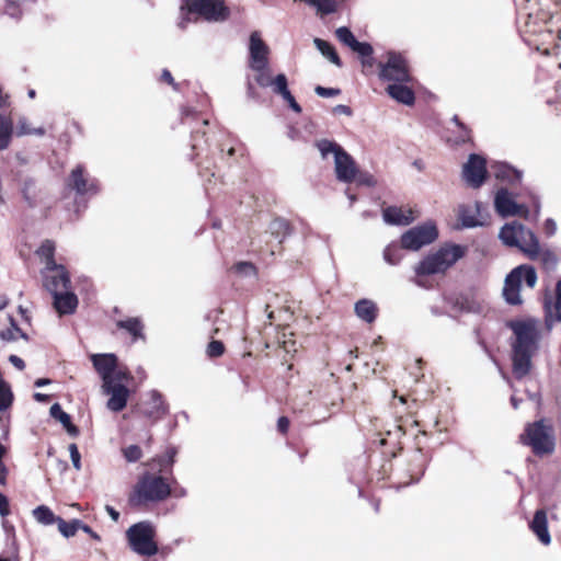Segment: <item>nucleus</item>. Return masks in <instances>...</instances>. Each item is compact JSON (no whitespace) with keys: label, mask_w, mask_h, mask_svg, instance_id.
Returning a JSON list of instances; mask_svg holds the SVG:
<instances>
[{"label":"nucleus","mask_w":561,"mask_h":561,"mask_svg":"<svg viewBox=\"0 0 561 561\" xmlns=\"http://www.w3.org/2000/svg\"><path fill=\"white\" fill-rule=\"evenodd\" d=\"M225 347L220 341H211L207 346V355L209 357H219L224 354Z\"/></svg>","instance_id":"46"},{"label":"nucleus","mask_w":561,"mask_h":561,"mask_svg":"<svg viewBox=\"0 0 561 561\" xmlns=\"http://www.w3.org/2000/svg\"><path fill=\"white\" fill-rule=\"evenodd\" d=\"M123 455L128 462H135L142 456V451L139 446L130 445L123 449Z\"/></svg>","instance_id":"42"},{"label":"nucleus","mask_w":561,"mask_h":561,"mask_svg":"<svg viewBox=\"0 0 561 561\" xmlns=\"http://www.w3.org/2000/svg\"><path fill=\"white\" fill-rule=\"evenodd\" d=\"M9 360H10V363H11L14 367H16V368H18V369H20V370L24 369V367H25V364H24L23 359H22V358H20L19 356H16V355H11V356L9 357Z\"/></svg>","instance_id":"60"},{"label":"nucleus","mask_w":561,"mask_h":561,"mask_svg":"<svg viewBox=\"0 0 561 561\" xmlns=\"http://www.w3.org/2000/svg\"><path fill=\"white\" fill-rule=\"evenodd\" d=\"M187 10L190 13H196L206 21H225L229 11L222 0H184L181 11Z\"/></svg>","instance_id":"9"},{"label":"nucleus","mask_w":561,"mask_h":561,"mask_svg":"<svg viewBox=\"0 0 561 561\" xmlns=\"http://www.w3.org/2000/svg\"><path fill=\"white\" fill-rule=\"evenodd\" d=\"M499 237L505 245L518 248L531 260L537 259L540 253L538 238L519 222L513 221L504 225Z\"/></svg>","instance_id":"3"},{"label":"nucleus","mask_w":561,"mask_h":561,"mask_svg":"<svg viewBox=\"0 0 561 561\" xmlns=\"http://www.w3.org/2000/svg\"><path fill=\"white\" fill-rule=\"evenodd\" d=\"M458 215L462 226L467 228L482 226L488 220L486 209L481 203L459 206Z\"/></svg>","instance_id":"18"},{"label":"nucleus","mask_w":561,"mask_h":561,"mask_svg":"<svg viewBox=\"0 0 561 561\" xmlns=\"http://www.w3.org/2000/svg\"><path fill=\"white\" fill-rule=\"evenodd\" d=\"M171 493L169 483L159 476L145 473L135 485L134 493L129 501L135 506L145 505L150 502H161Z\"/></svg>","instance_id":"4"},{"label":"nucleus","mask_w":561,"mask_h":561,"mask_svg":"<svg viewBox=\"0 0 561 561\" xmlns=\"http://www.w3.org/2000/svg\"><path fill=\"white\" fill-rule=\"evenodd\" d=\"M283 99L288 103L289 107L295 111L296 113H300L301 112V107L300 105L296 102L295 98L293 96V94L290 93V91H288L284 96Z\"/></svg>","instance_id":"55"},{"label":"nucleus","mask_w":561,"mask_h":561,"mask_svg":"<svg viewBox=\"0 0 561 561\" xmlns=\"http://www.w3.org/2000/svg\"><path fill=\"white\" fill-rule=\"evenodd\" d=\"M64 427L66 428V431H67V433H68L69 435H71V436H73V437H76V436H78V435H79V430H78V427H77L76 425H73V424L71 423V420H70L68 423H66V424L64 425Z\"/></svg>","instance_id":"62"},{"label":"nucleus","mask_w":561,"mask_h":561,"mask_svg":"<svg viewBox=\"0 0 561 561\" xmlns=\"http://www.w3.org/2000/svg\"><path fill=\"white\" fill-rule=\"evenodd\" d=\"M486 174L485 160L478 154H470L467 163L462 168L465 181L472 187H480Z\"/></svg>","instance_id":"15"},{"label":"nucleus","mask_w":561,"mask_h":561,"mask_svg":"<svg viewBox=\"0 0 561 561\" xmlns=\"http://www.w3.org/2000/svg\"><path fill=\"white\" fill-rule=\"evenodd\" d=\"M556 318L561 321V279L557 284Z\"/></svg>","instance_id":"53"},{"label":"nucleus","mask_w":561,"mask_h":561,"mask_svg":"<svg viewBox=\"0 0 561 561\" xmlns=\"http://www.w3.org/2000/svg\"><path fill=\"white\" fill-rule=\"evenodd\" d=\"M167 412V407L162 400V396L152 390L148 393V401L144 409V414L150 419L158 420Z\"/></svg>","instance_id":"23"},{"label":"nucleus","mask_w":561,"mask_h":561,"mask_svg":"<svg viewBox=\"0 0 561 561\" xmlns=\"http://www.w3.org/2000/svg\"><path fill=\"white\" fill-rule=\"evenodd\" d=\"M117 327L126 330L128 333H130L133 335V337L135 340L144 337V335H142L144 325L138 318H129L126 320H121L117 322Z\"/></svg>","instance_id":"32"},{"label":"nucleus","mask_w":561,"mask_h":561,"mask_svg":"<svg viewBox=\"0 0 561 561\" xmlns=\"http://www.w3.org/2000/svg\"><path fill=\"white\" fill-rule=\"evenodd\" d=\"M175 450L173 448L168 449L163 457L158 459H152V463L157 462L159 466V471H162L165 467L171 466L174 462Z\"/></svg>","instance_id":"45"},{"label":"nucleus","mask_w":561,"mask_h":561,"mask_svg":"<svg viewBox=\"0 0 561 561\" xmlns=\"http://www.w3.org/2000/svg\"><path fill=\"white\" fill-rule=\"evenodd\" d=\"M91 360L103 383L111 381H126L130 378L126 369L119 368L114 354H93Z\"/></svg>","instance_id":"11"},{"label":"nucleus","mask_w":561,"mask_h":561,"mask_svg":"<svg viewBox=\"0 0 561 561\" xmlns=\"http://www.w3.org/2000/svg\"><path fill=\"white\" fill-rule=\"evenodd\" d=\"M70 459L76 470L81 469V456L76 444H70L69 447Z\"/></svg>","instance_id":"48"},{"label":"nucleus","mask_w":561,"mask_h":561,"mask_svg":"<svg viewBox=\"0 0 561 561\" xmlns=\"http://www.w3.org/2000/svg\"><path fill=\"white\" fill-rule=\"evenodd\" d=\"M402 247L391 243L383 250V260L390 265H397L402 260Z\"/></svg>","instance_id":"37"},{"label":"nucleus","mask_w":561,"mask_h":561,"mask_svg":"<svg viewBox=\"0 0 561 561\" xmlns=\"http://www.w3.org/2000/svg\"><path fill=\"white\" fill-rule=\"evenodd\" d=\"M38 255L45 262V268L51 270L59 266L54 260L55 244L50 240H45L37 251Z\"/></svg>","instance_id":"30"},{"label":"nucleus","mask_w":561,"mask_h":561,"mask_svg":"<svg viewBox=\"0 0 561 561\" xmlns=\"http://www.w3.org/2000/svg\"><path fill=\"white\" fill-rule=\"evenodd\" d=\"M283 99L288 103L289 107L295 111L296 113H300L301 112V107L300 105L296 102L295 98L293 96V94L290 93V91H288L284 96Z\"/></svg>","instance_id":"56"},{"label":"nucleus","mask_w":561,"mask_h":561,"mask_svg":"<svg viewBox=\"0 0 561 561\" xmlns=\"http://www.w3.org/2000/svg\"><path fill=\"white\" fill-rule=\"evenodd\" d=\"M514 333L512 342V368L516 378L527 376L533 368V357L539 350L541 324L535 319H525L510 322Z\"/></svg>","instance_id":"1"},{"label":"nucleus","mask_w":561,"mask_h":561,"mask_svg":"<svg viewBox=\"0 0 561 561\" xmlns=\"http://www.w3.org/2000/svg\"><path fill=\"white\" fill-rule=\"evenodd\" d=\"M317 147L323 158L333 154L334 170L339 181L351 183L355 180L357 174L355 161L341 146L323 139L318 141Z\"/></svg>","instance_id":"5"},{"label":"nucleus","mask_w":561,"mask_h":561,"mask_svg":"<svg viewBox=\"0 0 561 561\" xmlns=\"http://www.w3.org/2000/svg\"><path fill=\"white\" fill-rule=\"evenodd\" d=\"M58 529L66 538L72 537L80 529L81 522L73 519L71 522H65L62 518H57Z\"/></svg>","instance_id":"38"},{"label":"nucleus","mask_w":561,"mask_h":561,"mask_svg":"<svg viewBox=\"0 0 561 561\" xmlns=\"http://www.w3.org/2000/svg\"><path fill=\"white\" fill-rule=\"evenodd\" d=\"M54 297V307L59 314L72 313L78 305L77 296L69 289L58 293Z\"/></svg>","instance_id":"22"},{"label":"nucleus","mask_w":561,"mask_h":561,"mask_svg":"<svg viewBox=\"0 0 561 561\" xmlns=\"http://www.w3.org/2000/svg\"><path fill=\"white\" fill-rule=\"evenodd\" d=\"M494 208L501 217L520 216L528 218L529 216L528 207L524 204H518L506 188H501L496 192Z\"/></svg>","instance_id":"13"},{"label":"nucleus","mask_w":561,"mask_h":561,"mask_svg":"<svg viewBox=\"0 0 561 561\" xmlns=\"http://www.w3.org/2000/svg\"><path fill=\"white\" fill-rule=\"evenodd\" d=\"M461 309L468 312L482 314L486 312L488 304L484 301V299L479 297H465L461 301Z\"/></svg>","instance_id":"29"},{"label":"nucleus","mask_w":561,"mask_h":561,"mask_svg":"<svg viewBox=\"0 0 561 561\" xmlns=\"http://www.w3.org/2000/svg\"><path fill=\"white\" fill-rule=\"evenodd\" d=\"M387 93L397 102L402 103L404 105H412L414 103L415 96L411 88L405 85V83H390L387 89Z\"/></svg>","instance_id":"24"},{"label":"nucleus","mask_w":561,"mask_h":561,"mask_svg":"<svg viewBox=\"0 0 561 561\" xmlns=\"http://www.w3.org/2000/svg\"><path fill=\"white\" fill-rule=\"evenodd\" d=\"M21 193L30 208H35L42 202V192L33 179H25L23 181Z\"/></svg>","instance_id":"26"},{"label":"nucleus","mask_w":561,"mask_h":561,"mask_svg":"<svg viewBox=\"0 0 561 561\" xmlns=\"http://www.w3.org/2000/svg\"><path fill=\"white\" fill-rule=\"evenodd\" d=\"M541 257L542 262L546 264V265H550V266H554L557 264V257L556 255L550 252V251H546L543 253H539V255L537 257Z\"/></svg>","instance_id":"54"},{"label":"nucleus","mask_w":561,"mask_h":561,"mask_svg":"<svg viewBox=\"0 0 561 561\" xmlns=\"http://www.w3.org/2000/svg\"><path fill=\"white\" fill-rule=\"evenodd\" d=\"M310 7L317 9L321 14H330L337 10L340 0H304Z\"/></svg>","instance_id":"35"},{"label":"nucleus","mask_w":561,"mask_h":561,"mask_svg":"<svg viewBox=\"0 0 561 561\" xmlns=\"http://www.w3.org/2000/svg\"><path fill=\"white\" fill-rule=\"evenodd\" d=\"M356 316L367 323L376 320L378 308L377 305L369 299H362L355 304Z\"/></svg>","instance_id":"27"},{"label":"nucleus","mask_w":561,"mask_h":561,"mask_svg":"<svg viewBox=\"0 0 561 561\" xmlns=\"http://www.w3.org/2000/svg\"><path fill=\"white\" fill-rule=\"evenodd\" d=\"M126 535L131 549L138 554L151 557L158 552L154 542L156 529L151 523H137L128 528Z\"/></svg>","instance_id":"7"},{"label":"nucleus","mask_w":561,"mask_h":561,"mask_svg":"<svg viewBox=\"0 0 561 561\" xmlns=\"http://www.w3.org/2000/svg\"><path fill=\"white\" fill-rule=\"evenodd\" d=\"M272 233L279 234L280 232L286 236L289 230L288 222L283 219H276L271 224Z\"/></svg>","instance_id":"47"},{"label":"nucleus","mask_w":561,"mask_h":561,"mask_svg":"<svg viewBox=\"0 0 561 561\" xmlns=\"http://www.w3.org/2000/svg\"><path fill=\"white\" fill-rule=\"evenodd\" d=\"M525 284L529 288H534L537 283V274L534 267L529 265H520L514 268L505 278L503 296L510 305L522 304L519 295L520 285Z\"/></svg>","instance_id":"6"},{"label":"nucleus","mask_w":561,"mask_h":561,"mask_svg":"<svg viewBox=\"0 0 561 561\" xmlns=\"http://www.w3.org/2000/svg\"><path fill=\"white\" fill-rule=\"evenodd\" d=\"M49 412H50L51 417L59 421L62 425H65L66 423H68L71 420L70 415L61 409L59 403L53 404L50 407Z\"/></svg>","instance_id":"41"},{"label":"nucleus","mask_w":561,"mask_h":561,"mask_svg":"<svg viewBox=\"0 0 561 561\" xmlns=\"http://www.w3.org/2000/svg\"><path fill=\"white\" fill-rule=\"evenodd\" d=\"M44 286L54 296L70 287V278L62 265L43 271Z\"/></svg>","instance_id":"16"},{"label":"nucleus","mask_w":561,"mask_h":561,"mask_svg":"<svg viewBox=\"0 0 561 561\" xmlns=\"http://www.w3.org/2000/svg\"><path fill=\"white\" fill-rule=\"evenodd\" d=\"M316 93L322 98H332L340 93V90L333 88H324L321 85L316 87Z\"/></svg>","instance_id":"51"},{"label":"nucleus","mask_w":561,"mask_h":561,"mask_svg":"<svg viewBox=\"0 0 561 561\" xmlns=\"http://www.w3.org/2000/svg\"><path fill=\"white\" fill-rule=\"evenodd\" d=\"M103 392L110 396L107 409L113 412H119L125 409L129 397V390L124 381H111L110 385H102Z\"/></svg>","instance_id":"17"},{"label":"nucleus","mask_w":561,"mask_h":561,"mask_svg":"<svg viewBox=\"0 0 561 561\" xmlns=\"http://www.w3.org/2000/svg\"><path fill=\"white\" fill-rule=\"evenodd\" d=\"M529 527L542 545H550L551 537L548 530V518L545 511L539 510L535 513Z\"/></svg>","instance_id":"21"},{"label":"nucleus","mask_w":561,"mask_h":561,"mask_svg":"<svg viewBox=\"0 0 561 561\" xmlns=\"http://www.w3.org/2000/svg\"><path fill=\"white\" fill-rule=\"evenodd\" d=\"M16 135L19 137L21 136H27V135H34V136H44L45 129L43 127H32L28 119L26 117H20L16 125Z\"/></svg>","instance_id":"34"},{"label":"nucleus","mask_w":561,"mask_h":561,"mask_svg":"<svg viewBox=\"0 0 561 561\" xmlns=\"http://www.w3.org/2000/svg\"><path fill=\"white\" fill-rule=\"evenodd\" d=\"M491 172L501 181H506L511 184L517 183L522 179V173L511 165L502 162H495L491 165Z\"/></svg>","instance_id":"25"},{"label":"nucleus","mask_w":561,"mask_h":561,"mask_svg":"<svg viewBox=\"0 0 561 561\" xmlns=\"http://www.w3.org/2000/svg\"><path fill=\"white\" fill-rule=\"evenodd\" d=\"M313 43L324 57H327L334 65L339 67L341 66V59L330 43L320 38H314Z\"/></svg>","instance_id":"33"},{"label":"nucleus","mask_w":561,"mask_h":561,"mask_svg":"<svg viewBox=\"0 0 561 561\" xmlns=\"http://www.w3.org/2000/svg\"><path fill=\"white\" fill-rule=\"evenodd\" d=\"M13 133L12 121L0 115V151L9 147Z\"/></svg>","instance_id":"31"},{"label":"nucleus","mask_w":561,"mask_h":561,"mask_svg":"<svg viewBox=\"0 0 561 561\" xmlns=\"http://www.w3.org/2000/svg\"><path fill=\"white\" fill-rule=\"evenodd\" d=\"M254 71L256 72L255 81L260 87L267 88L272 83L273 78L271 77L268 66L265 69Z\"/></svg>","instance_id":"44"},{"label":"nucleus","mask_w":561,"mask_h":561,"mask_svg":"<svg viewBox=\"0 0 561 561\" xmlns=\"http://www.w3.org/2000/svg\"><path fill=\"white\" fill-rule=\"evenodd\" d=\"M69 185L80 195L95 193L96 184L83 175V168L78 165L71 171Z\"/></svg>","instance_id":"20"},{"label":"nucleus","mask_w":561,"mask_h":561,"mask_svg":"<svg viewBox=\"0 0 561 561\" xmlns=\"http://www.w3.org/2000/svg\"><path fill=\"white\" fill-rule=\"evenodd\" d=\"M463 254L465 250L460 245H443L438 250L428 253L422 261H420V263L414 267V272L417 276L444 274L459 259H461Z\"/></svg>","instance_id":"2"},{"label":"nucleus","mask_w":561,"mask_h":561,"mask_svg":"<svg viewBox=\"0 0 561 561\" xmlns=\"http://www.w3.org/2000/svg\"><path fill=\"white\" fill-rule=\"evenodd\" d=\"M524 444L529 445L537 455L549 454L554 448L552 428L543 420L529 424L520 436Z\"/></svg>","instance_id":"8"},{"label":"nucleus","mask_w":561,"mask_h":561,"mask_svg":"<svg viewBox=\"0 0 561 561\" xmlns=\"http://www.w3.org/2000/svg\"><path fill=\"white\" fill-rule=\"evenodd\" d=\"M277 427L282 433H286L289 427V420L285 416L278 419Z\"/></svg>","instance_id":"61"},{"label":"nucleus","mask_w":561,"mask_h":561,"mask_svg":"<svg viewBox=\"0 0 561 561\" xmlns=\"http://www.w3.org/2000/svg\"><path fill=\"white\" fill-rule=\"evenodd\" d=\"M379 78L392 83H408L411 81L410 71L401 54L389 51L385 61H379Z\"/></svg>","instance_id":"10"},{"label":"nucleus","mask_w":561,"mask_h":561,"mask_svg":"<svg viewBox=\"0 0 561 561\" xmlns=\"http://www.w3.org/2000/svg\"><path fill=\"white\" fill-rule=\"evenodd\" d=\"M234 270L237 273L242 275H254L255 274V267L253 264L248 262H239L234 265Z\"/></svg>","instance_id":"49"},{"label":"nucleus","mask_w":561,"mask_h":561,"mask_svg":"<svg viewBox=\"0 0 561 561\" xmlns=\"http://www.w3.org/2000/svg\"><path fill=\"white\" fill-rule=\"evenodd\" d=\"M33 516L38 523H41L43 525H51L55 522L57 523V518H58L54 515L53 511L45 505H41V506L36 507L33 511Z\"/></svg>","instance_id":"36"},{"label":"nucleus","mask_w":561,"mask_h":561,"mask_svg":"<svg viewBox=\"0 0 561 561\" xmlns=\"http://www.w3.org/2000/svg\"><path fill=\"white\" fill-rule=\"evenodd\" d=\"M268 87L272 88L274 93L282 95V98L289 91L287 78L284 73L277 75Z\"/></svg>","instance_id":"39"},{"label":"nucleus","mask_w":561,"mask_h":561,"mask_svg":"<svg viewBox=\"0 0 561 561\" xmlns=\"http://www.w3.org/2000/svg\"><path fill=\"white\" fill-rule=\"evenodd\" d=\"M383 220L389 225H409L414 220L413 210L397 206L386 207L382 211Z\"/></svg>","instance_id":"19"},{"label":"nucleus","mask_w":561,"mask_h":561,"mask_svg":"<svg viewBox=\"0 0 561 561\" xmlns=\"http://www.w3.org/2000/svg\"><path fill=\"white\" fill-rule=\"evenodd\" d=\"M105 510L107 512V514L111 516V518L114 520V522H117L118 518H119V513L112 506L110 505H106L105 506Z\"/></svg>","instance_id":"63"},{"label":"nucleus","mask_w":561,"mask_h":561,"mask_svg":"<svg viewBox=\"0 0 561 561\" xmlns=\"http://www.w3.org/2000/svg\"><path fill=\"white\" fill-rule=\"evenodd\" d=\"M355 179L357 180V183L359 185H366V186H375L376 185L375 178L371 174H369V173H360Z\"/></svg>","instance_id":"52"},{"label":"nucleus","mask_w":561,"mask_h":561,"mask_svg":"<svg viewBox=\"0 0 561 561\" xmlns=\"http://www.w3.org/2000/svg\"><path fill=\"white\" fill-rule=\"evenodd\" d=\"M161 78H162V80H164L169 84L175 87L174 79H173L172 75L170 73V71L163 70V72L161 75Z\"/></svg>","instance_id":"64"},{"label":"nucleus","mask_w":561,"mask_h":561,"mask_svg":"<svg viewBox=\"0 0 561 561\" xmlns=\"http://www.w3.org/2000/svg\"><path fill=\"white\" fill-rule=\"evenodd\" d=\"M436 238V226L432 221H428L404 232L401 237V247L407 250L417 251L422 247L433 242Z\"/></svg>","instance_id":"12"},{"label":"nucleus","mask_w":561,"mask_h":561,"mask_svg":"<svg viewBox=\"0 0 561 561\" xmlns=\"http://www.w3.org/2000/svg\"><path fill=\"white\" fill-rule=\"evenodd\" d=\"M270 47L262 39L260 32L254 31L249 38V66L252 70H262L268 66Z\"/></svg>","instance_id":"14"},{"label":"nucleus","mask_w":561,"mask_h":561,"mask_svg":"<svg viewBox=\"0 0 561 561\" xmlns=\"http://www.w3.org/2000/svg\"><path fill=\"white\" fill-rule=\"evenodd\" d=\"M9 328L0 330V339L5 342H14L19 339L27 340V335L20 329L12 316L5 318Z\"/></svg>","instance_id":"28"},{"label":"nucleus","mask_w":561,"mask_h":561,"mask_svg":"<svg viewBox=\"0 0 561 561\" xmlns=\"http://www.w3.org/2000/svg\"><path fill=\"white\" fill-rule=\"evenodd\" d=\"M282 347H283L284 352L287 353V354L296 353L297 352L296 341L290 340V339L289 340H284L283 344H282Z\"/></svg>","instance_id":"59"},{"label":"nucleus","mask_w":561,"mask_h":561,"mask_svg":"<svg viewBox=\"0 0 561 561\" xmlns=\"http://www.w3.org/2000/svg\"><path fill=\"white\" fill-rule=\"evenodd\" d=\"M351 49L357 53L362 58L370 57L374 53L373 46L366 42L356 41L354 45L351 47Z\"/></svg>","instance_id":"43"},{"label":"nucleus","mask_w":561,"mask_h":561,"mask_svg":"<svg viewBox=\"0 0 561 561\" xmlns=\"http://www.w3.org/2000/svg\"><path fill=\"white\" fill-rule=\"evenodd\" d=\"M10 514L9 501L5 495L0 492V515L5 517Z\"/></svg>","instance_id":"58"},{"label":"nucleus","mask_w":561,"mask_h":561,"mask_svg":"<svg viewBox=\"0 0 561 561\" xmlns=\"http://www.w3.org/2000/svg\"><path fill=\"white\" fill-rule=\"evenodd\" d=\"M545 233L548 237L553 236L557 232V224L553 219L549 218L543 224Z\"/></svg>","instance_id":"57"},{"label":"nucleus","mask_w":561,"mask_h":561,"mask_svg":"<svg viewBox=\"0 0 561 561\" xmlns=\"http://www.w3.org/2000/svg\"><path fill=\"white\" fill-rule=\"evenodd\" d=\"M335 35L337 39L346 45L347 47H352L354 43L357 41L351 30L346 26H341L335 31Z\"/></svg>","instance_id":"40"},{"label":"nucleus","mask_w":561,"mask_h":561,"mask_svg":"<svg viewBox=\"0 0 561 561\" xmlns=\"http://www.w3.org/2000/svg\"><path fill=\"white\" fill-rule=\"evenodd\" d=\"M5 453V447L2 444H0V484H5L7 482L8 470L3 463V457Z\"/></svg>","instance_id":"50"}]
</instances>
